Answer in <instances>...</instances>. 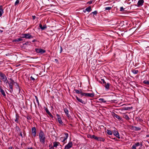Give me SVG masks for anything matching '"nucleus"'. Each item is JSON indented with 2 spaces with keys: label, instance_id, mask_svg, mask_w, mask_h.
I'll list each match as a JSON object with an SVG mask.
<instances>
[{
  "label": "nucleus",
  "instance_id": "46",
  "mask_svg": "<svg viewBox=\"0 0 149 149\" xmlns=\"http://www.w3.org/2000/svg\"><path fill=\"white\" fill-rule=\"evenodd\" d=\"M20 132V135L21 136V137L22 138L23 137V135H22V132H21V131Z\"/></svg>",
  "mask_w": 149,
  "mask_h": 149
},
{
  "label": "nucleus",
  "instance_id": "50",
  "mask_svg": "<svg viewBox=\"0 0 149 149\" xmlns=\"http://www.w3.org/2000/svg\"><path fill=\"white\" fill-rule=\"evenodd\" d=\"M55 61L56 62V63H58V59H55Z\"/></svg>",
  "mask_w": 149,
  "mask_h": 149
},
{
  "label": "nucleus",
  "instance_id": "59",
  "mask_svg": "<svg viewBox=\"0 0 149 149\" xmlns=\"http://www.w3.org/2000/svg\"><path fill=\"white\" fill-rule=\"evenodd\" d=\"M139 127H138V130H139Z\"/></svg>",
  "mask_w": 149,
  "mask_h": 149
},
{
  "label": "nucleus",
  "instance_id": "14",
  "mask_svg": "<svg viewBox=\"0 0 149 149\" xmlns=\"http://www.w3.org/2000/svg\"><path fill=\"white\" fill-rule=\"evenodd\" d=\"M0 92H1V94L3 95L4 97L6 96L5 92L4 90L2 88V87L0 86Z\"/></svg>",
  "mask_w": 149,
  "mask_h": 149
},
{
  "label": "nucleus",
  "instance_id": "6",
  "mask_svg": "<svg viewBox=\"0 0 149 149\" xmlns=\"http://www.w3.org/2000/svg\"><path fill=\"white\" fill-rule=\"evenodd\" d=\"M76 99L79 102H81L82 104H85L86 103V102L85 101H84L82 100L81 99L79 98L77 96L76 97Z\"/></svg>",
  "mask_w": 149,
  "mask_h": 149
},
{
  "label": "nucleus",
  "instance_id": "41",
  "mask_svg": "<svg viewBox=\"0 0 149 149\" xmlns=\"http://www.w3.org/2000/svg\"><path fill=\"white\" fill-rule=\"evenodd\" d=\"M124 10V9L123 7H120V11H123Z\"/></svg>",
  "mask_w": 149,
  "mask_h": 149
},
{
  "label": "nucleus",
  "instance_id": "51",
  "mask_svg": "<svg viewBox=\"0 0 149 149\" xmlns=\"http://www.w3.org/2000/svg\"><path fill=\"white\" fill-rule=\"evenodd\" d=\"M32 17H33V19H34L35 18L36 16H33Z\"/></svg>",
  "mask_w": 149,
  "mask_h": 149
},
{
  "label": "nucleus",
  "instance_id": "16",
  "mask_svg": "<svg viewBox=\"0 0 149 149\" xmlns=\"http://www.w3.org/2000/svg\"><path fill=\"white\" fill-rule=\"evenodd\" d=\"M94 96V93H86V96L89 97H92Z\"/></svg>",
  "mask_w": 149,
  "mask_h": 149
},
{
  "label": "nucleus",
  "instance_id": "55",
  "mask_svg": "<svg viewBox=\"0 0 149 149\" xmlns=\"http://www.w3.org/2000/svg\"><path fill=\"white\" fill-rule=\"evenodd\" d=\"M3 31L2 30H1L0 29V33H2V32Z\"/></svg>",
  "mask_w": 149,
  "mask_h": 149
},
{
  "label": "nucleus",
  "instance_id": "24",
  "mask_svg": "<svg viewBox=\"0 0 149 149\" xmlns=\"http://www.w3.org/2000/svg\"><path fill=\"white\" fill-rule=\"evenodd\" d=\"M89 136H90V138L92 139L93 138L95 139V140H97V136H95L94 135H89Z\"/></svg>",
  "mask_w": 149,
  "mask_h": 149
},
{
  "label": "nucleus",
  "instance_id": "19",
  "mask_svg": "<svg viewBox=\"0 0 149 149\" xmlns=\"http://www.w3.org/2000/svg\"><path fill=\"white\" fill-rule=\"evenodd\" d=\"M45 110L46 112L49 115V116L51 117V118H53V116L51 114V113L49 111V110H48V109L47 108H46L45 109Z\"/></svg>",
  "mask_w": 149,
  "mask_h": 149
},
{
  "label": "nucleus",
  "instance_id": "11",
  "mask_svg": "<svg viewBox=\"0 0 149 149\" xmlns=\"http://www.w3.org/2000/svg\"><path fill=\"white\" fill-rule=\"evenodd\" d=\"M114 135L118 139L120 138L119 134L118 132L114 130L113 132Z\"/></svg>",
  "mask_w": 149,
  "mask_h": 149
},
{
  "label": "nucleus",
  "instance_id": "33",
  "mask_svg": "<svg viewBox=\"0 0 149 149\" xmlns=\"http://www.w3.org/2000/svg\"><path fill=\"white\" fill-rule=\"evenodd\" d=\"M113 7V6L111 7H106L105 8V10H110L111 9V8Z\"/></svg>",
  "mask_w": 149,
  "mask_h": 149
},
{
  "label": "nucleus",
  "instance_id": "40",
  "mask_svg": "<svg viewBox=\"0 0 149 149\" xmlns=\"http://www.w3.org/2000/svg\"><path fill=\"white\" fill-rule=\"evenodd\" d=\"M22 38H26V33L22 34Z\"/></svg>",
  "mask_w": 149,
  "mask_h": 149
},
{
  "label": "nucleus",
  "instance_id": "13",
  "mask_svg": "<svg viewBox=\"0 0 149 149\" xmlns=\"http://www.w3.org/2000/svg\"><path fill=\"white\" fill-rule=\"evenodd\" d=\"M110 84L109 83H106L104 84L103 85V86L105 87L107 91H108L109 87Z\"/></svg>",
  "mask_w": 149,
  "mask_h": 149
},
{
  "label": "nucleus",
  "instance_id": "32",
  "mask_svg": "<svg viewBox=\"0 0 149 149\" xmlns=\"http://www.w3.org/2000/svg\"><path fill=\"white\" fill-rule=\"evenodd\" d=\"M22 39L20 38H18L17 39H15V42H19L22 41Z\"/></svg>",
  "mask_w": 149,
  "mask_h": 149
},
{
  "label": "nucleus",
  "instance_id": "60",
  "mask_svg": "<svg viewBox=\"0 0 149 149\" xmlns=\"http://www.w3.org/2000/svg\"><path fill=\"white\" fill-rule=\"evenodd\" d=\"M139 127H138V130H139Z\"/></svg>",
  "mask_w": 149,
  "mask_h": 149
},
{
  "label": "nucleus",
  "instance_id": "45",
  "mask_svg": "<svg viewBox=\"0 0 149 149\" xmlns=\"http://www.w3.org/2000/svg\"><path fill=\"white\" fill-rule=\"evenodd\" d=\"M35 97H36V100L37 102H38V104H39V101H38V99L37 97V96H36Z\"/></svg>",
  "mask_w": 149,
  "mask_h": 149
},
{
  "label": "nucleus",
  "instance_id": "58",
  "mask_svg": "<svg viewBox=\"0 0 149 149\" xmlns=\"http://www.w3.org/2000/svg\"><path fill=\"white\" fill-rule=\"evenodd\" d=\"M57 144H58V146L60 145V143L59 142V144L58 143H57Z\"/></svg>",
  "mask_w": 149,
  "mask_h": 149
},
{
  "label": "nucleus",
  "instance_id": "43",
  "mask_svg": "<svg viewBox=\"0 0 149 149\" xmlns=\"http://www.w3.org/2000/svg\"><path fill=\"white\" fill-rule=\"evenodd\" d=\"M27 120H29L31 119V118L30 116H27L26 117Z\"/></svg>",
  "mask_w": 149,
  "mask_h": 149
},
{
  "label": "nucleus",
  "instance_id": "8",
  "mask_svg": "<svg viewBox=\"0 0 149 149\" xmlns=\"http://www.w3.org/2000/svg\"><path fill=\"white\" fill-rule=\"evenodd\" d=\"M15 83V82L14 80H12V82H10V83H8L9 86L12 91L13 90V85Z\"/></svg>",
  "mask_w": 149,
  "mask_h": 149
},
{
  "label": "nucleus",
  "instance_id": "4",
  "mask_svg": "<svg viewBox=\"0 0 149 149\" xmlns=\"http://www.w3.org/2000/svg\"><path fill=\"white\" fill-rule=\"evenodd\" d=\"M64 134L65 136L64 137H61V138L63 139V140L62 141V142H63L64 143H66V142H65V141L68 139V134L67 133H65Z\"/></svg>",
  "mask_w": 149,
  "mask_h": 149
},
{
  "label": "nucleus",
  "instance_id": "7",
  "mask_svg": "<svg viewBox=\"0 0 149 149\" xmlns=\"http://www.w3.org/2000/svg\"><path fill=\"white\" fill-rule=\"evenodd\" d=\"M144 1L143 0H139L138 1L137 6L138 7H140L143 5Z\"/></svg>",
  "mask_w": 149,
  "mask_h": 149
},
{
  "label": "nucleus",
  "instance_id": "20",
  "mask_svg": "<svg viewBox=\"0 0 149 149\" xmlns=\"http://www.w3.org/2000/svg\"><path fill=\"white\" fill-rule=\"evenodd\" d=\"M39 27L42 30H44L47 28V27L46 25H44L43 26H42L41 24H39Z\"/></svg>",
  "mask_w": 149,
  "mask_h": 149
},
{
  "label": "nucleus",
  "instance_id": "53",
  "mask_svg": "<svg viewBox=\"0 0 149 149\" xmlns=\"http://www.w3.org/2000/svg\"><path fill=\"white\" fill-rule=\"evenodd\" d=\"M27 149H33L32 147L29 148Z\"/></svg>",
  "mask_w": 149,
  "mask_h": 149
},
{
  "label": "nucleus",
  "instance_id": "3",
  "mask_svg": "<svg viewBox=\"0 0 149 149\" xmlns=\"http://www.w3.org/2000/svg\"><path fill=\"white\" fill-rule=\"evenodd\" d=\"M73 144L72 142L71 141L69 142L66 145L64 148V149H69L71 148Z\"/></svg>",
  "mask_w": 149,
  "mask_h": 149
},
{
  "label": "nucleus",
  "instance_id": "56",
  "mask_svg": "<svg viewBox=\"0 0 149 149\" xmlns=\"http://www.w3.org/2000/svg\"><path fill=\"white\" fill-rule=\"evenodd\" d=\"M10 80L11 81V82H12V80H13L12 79L10 78Z\"/></svg>",
  "mask_w": 149,
  "mask_h": 149
},
{
  "label": "nucleus",
  "instance_id": "38",
  "mask_svg": "<svg viewBox=\"0 0 149 149\" xmlns=\"http://www.w3.org/2000/svg\"><path fill=\"white\" fill-rule=\"evenodd\" d=\"M80 94H81V95L82 96H86V93H83L82 92V91H81V93H80Z\"/></svg>",
  "mask_w": 149,
  "mask_h": 149
},
{
  "label": "nucleus",
  "instance_id": "17",
  "mask_svg": "<svg viewBox=\"0 0 149 149\" xmlns=\"http://www.w3.org/2000/svg\"><path fill=\"white\" fill-rule=\"evenodd\" d=\"M33 38V37L29 33H26V38L30 39V38Z\"/></svg>",
  "mask_w": 149,
  "mask_h": 149
},
{
  "label": "nucleus",
  "instance_id": "61",
  "mask_svg": "<svg viewBox=\"0 0 149 149\" xmlns=\"http://www.w3.org/2000/svg\"><path fill=\"white\" fill-rule=\"evenodd\" d=\"M139 127H138V130H139Z\"/></svg>",
  "mask_w": 149,
  "mask_h": 149
},
{
  "label": "nucleus",
  "instance_id": "10",
  "mask_svg": "<svg viewBox=\"0 0 149 149\" xmlns=\"http://www.w3.org/2000/svg\"><path fill=\"white\" fill-rule=\"evenodd\" d=\"M56 116H57V120H58L59 123L60 124H62L63 123V122L62 121L61 117H60V116L58 114H57L56 115Z\"/></svg>",
  "mask_w": 149,
  "mask_h": 149
},
{
  "label": "nucleus",
  "instance_id": "1",
  "mask_svg": "<svg viewBox=\"0 0 149 149\" xmlns=\"http://www.w3.org/2000/svg\"><path fill=\"white\" fill-rule=\"evenodd\" d=\"M0 80H1H1H2L4 82L6 83L8 82V81L7 80V78L5 74L2 72H0Z\"/></svg>",
  "mask_w": 149,
  "mask_h": 149
},
{
  "label": "nucleus",
  "instance_id": "28",
  "mask_svg": "<svg viewBox=\"0 0 149 149\" xmlns=\"http://www.w3.org/2000/svg\"><path fill=\"white\" fill-rule=\"evenodd\" d=\"M86 10L88 12H90L91 11V8L90 6H88V7L87 8Z\"/></svg>",
  "mask_w": 149,
  "mask_h": 149
},
{
  "label": "nucleus",
  "instance_id": "47",
  "mask_svg": "<svg viewBox=\"0 0 149 149\" xmlns=\"http://www.w3.org/2000/svg\"><path fill=\"white\" fill-rule=\"evenodd\" d=\"M88 3H89L90 4H91L92 3V1H89L88 2Z\"/></svg>",
  "mask_w": 149,
  "mask_h": 149
},
{
  "label": "nucleus",
  "instance_id": "57",
  "mask_svg": "<svg viewBox=\"0 0 149 149\" xmlns=\"http://www.w3.org/2000/svg\"><path fill=\"white\" fill-rule=\"evenodd\" d=\"M36 41V40H33L32 41L33 42H35Z\"/></svg>",
  "mask_w": 149,
  "mask_h": 149
},
{
  "label": "nucleus",
  "instance_id": "49",
  "mask_svg": "<svg viewBox=\"0 0 149 149\" xmlns=\"http://www.w3.org/2000/svg\"><path fill=\"white\" fill-rule=\"evenodd\" d=\"M13 147H12L10 146L8 148V149H13Z\"/></svg>",
  "mask_w": 149,
  "mask_h": 149
},
{
  "label": "nucleus",
  "instance_id": "42",
  "mask_svg": "<svg viewBox=\"0 0 149 149\" xmlns=\"http://www.w3.org/2000/svg\"><path fill=\"white\" fill-rule=\"evenodd\" d=\"M97 11H95L94 12H92V13L94 15H96L97 13Z\"/></svg>",
  "mask_w": 149,
  "mask_h": 149
},
{
  "label": "nucleus",
  "instance_id": "44",
  "mask_svg": "<svg viewBox=\"0 0 149 149\" xmlns=\"http://www.w3.org/2000/svg\"><path fill=\"white\" fill-rule=\"evenodd\" d=\"M30 79L31 80H33V81H34L35 80V79L32 76H31V77Z\"/></svg>",
  "mask_w": 149,
  "mask_h": 149
},
{
  "label": "nucleus",
  "instance_id": "26",
  "mask_svg": "<svg viewBox=\"0 0 149 149\" xmlns=\"http://www.w3.org/2000/svg\"><path fill=\"white\" fill-rule=\"evenodd\" d=\"M74 91L77 94H80L81 93V90H78L77 89H74Z\"/></svg>",
  "mask_w": 149,
  "mask_h": 149
},
{
  "label": "nucleus",
  "instance_id": "31",
  "mask_svg": "<svg viewBox=\"0 0 149 149\" xmlns=\"http://www.w3.org/2000/svg\"><path fill=\"white\" fill-rule=\"evenodd\" d=\"M107 133L109 135H111L112 134V133L111 131L110 130H107Z\"/></svg>",
  "mask_w": 149,
  "mask_h": 149
},
{
  "label": "nucleus",
  "instance_id": "37",
  "mask_svg": "<svg viewBox=\"0 0 149 149\" xmlns=\"http://www.w3.org/2000/svg\"><path fill=\"white\" fill-rule=\"evenodd\" d=\"M19 2V0H17L15 2V5H17Z\"/></svg>",
  "mask_w": 149,
  "mask_h": 149
},
{
  "label": "nucleus",
  "instance_id": "54",
  "mask_svg": "<svg viewBox=\"0 0 149 149\" xmlns=\"http://www.w3.org/2000/svg\"><path fill=\"white\" fill-rule=\"evenodd\" d=\"M140 143V145H141V146H142V143L141 142V143Z\"/></svg>",
  "mask_w": 149,
  "mask_h": 149
},
{
  "label": "nucleus",
  "instance_id": "23",
  "mask_svg": "<svg viewBox=\"0 0 149 149\" xmlns=\"http://www.w3.org/2000/svg\"><path fill=\"white\" fill-rule=\"evenodd\" d=\"M97 140L98 141H104V139L103 138L97 137Z\"/></svg>",
  "mask_w": 149,
  "mask_h": 149
},
{
  "label": "nucleus",
  "instance_id": "18",
  "mask_svg": "<svg viewBox=\"0 0 149 149\" xmlns=\"http://www.w3.org/2000/svg\"><path fill=\"white\" fill-rule=\"evenodd\" d=\"M113 116L114 117L116 118L119 120H121L122 118L120 117L118 115L115 113H114V114L113 115Z\"/></svg>",
  "mask_w": 149,
  "mask_h": 149
},
{
  "label": "nucleus",
  "instance_id": "39",
  "mask_svg": "<svg viewBox=\"0 0 149 149\" xmlns=\"http://www.w3.org/2000/svg\"><path fill=\"white\" fill-rule=\"evenodd\" d=\"M101 81H102L103 82L102 84H103V85L104 84H105L106 83V82L105 81V80H104V79H101Z\"/></svg>",
  "mask_w": 149,
  "mask_h": 149
},
{
  "label": "nucleus",
  "instance_id": "29",
  "mask_svg": "<svg viewBox=\"0 0 149 149\" xmlns=\"http://www.w3.org/2000/svg\"><path fill=\"white\" fill-rule=\"evenodd\" d=\"M111 1L110 0L104 2V4H105V5H108L109 3H110Z\"/></svg>",
  "mask_w": 149,
  "mask_h": 149
},
{
  "label": "nucleus",
  "instance_id": "2",
  "mask_svg": "<svg viewBox=\"0 0 149 149\" xmlns=\"http://www.w3.org/2000/svg\"><path fill=\"white\" fill-rule=\"evenodd\" d=\"M39 139L40 141L43 144L45 143V137L44 133L41 131L39 134Z\"/></svg>",
  "mask_w": 149,
  "mask_h": 149
},
{
  "label": "nucleus",
  "instance_id": "22",
  "mask_svg": "<svg viewBox=\"0 0 149 149\" xmlns=\"http://www.w3.org/2000/svg\"><path fill=\"white\" fill-rule=\"evenodd\" d=\"M64 111L65 113L67 115V116H69V114H68V109L66 108H64Z\"/></svg>",
  "mask_w": 149,
  "mask_h": 149
},
{
  "label": "nucleus",
  "instance_id": "52",
  "mask_svg": "<svg viewBox=\"0 0 149 149\" xmlns=\"http://www.w3.org/2000/svg\"><path fill=\"white\" fill-rule=\"evenodd\" d=\"M50 149H54V147H51L50 148Z\"/></svg>",
  "mask_w": 149,
  "mask_h": 149
},
{
  "label": "nucleus",
  "instance_id": "34",
  "mask_svg": "<svg viewBox=\"0 0 149 149\" xmlns=\"http://www.w3.org/2000/svg\"><path fill=\"white\" fill-rule=\"evenodd\" d=\"M125 118L127 120H129L130 119V118H129L128 116L127 115H125Z\"/></svg>",
  "mask_w": 149,
  "mask_h": 149
},
{
  "label": "nucleus",
  "instance_id": "21",
  "mask_svg": "<svg viewBox=\"0 0 149 149\" xmlns=\"http://www.w3.org/2000/svg\"><path fill=\"white\" fill-rule=\"evenodd\" d=\"M19 115L18 114H16V116H15V121L16 123H18V120L19 119Z\"/></svg>",
  "mask_w": 149,
  "mask_h": 149
},
{
  "label": "nucleus",
  "instance_id": "27",
  "mask_svg": "<svg viewBox=\"0 0 149 149\" xmlns=\"http://www.w3.org/2000/svg\"><path fill=\"white\" fill-rule=\"evenodd\" d=\"M132 72L135 74H137V73L138 72V70H132Z\"/></svg>",
  "mask_w": 149,
  "mask_h": 149
},
{
  "label": "nucleus",
  "instance_id": "48",
  "mask_svg": "<svg viewBox=\"0 0 149 149\" xmlns=\"http://www.w3.org/2000/svg\"><path fill=\"white\" fill-rule=\"evenodd\" d=\"M62 52V49L61 47V50L60 51V53H61Z\"/></svg>",
  "mask_w": 149,
  "mask_h": 149
},
{
  "label": "nucleus",
  "instance_id": "25",
  "mask_svg": "<svg viewBox=\"0 0 149 149\" xmlns=\"http://www.w3.org/2000/svg\"><path fill=\"white\" fill-rule=\"evenodd\" d=\"M57 143L59 144V142H53V147H57V146H58Z\"/></svg>",
  "mask_w": 149,
  "mask_h": 149
},
{
  "label": "nucleus",
  "instance_id": "12",
  "mask_svg": "<svg viewBox=\"0 0 149 149\" xmlns=\"http://www.w3.org/2000/svg\"><path fill=\"white\" fill-rule=\"evenodd\" d=\"M32 132L33 135L35 136L36 134V130L35 127H33L32 128Z\"/></svg>",
  "mask_w": 149,
  "mask_h": 149
},
{
  "label": "nucleus",
  "instance_id": "35",
  "mask_svg": "<svg viewBox=\"0 0 149 149\" xmlns=\"http://www.w3.org/2000/svg\"><path fill=\"white\" fill-rule=\"evenodd\" d=\"M143 83L147 84L149 85V81H144L143 82Z\"/></svg>",
  "mask_w": 149,
  "mask_h": 149
},
{
  "label": "nucleus",
  "instance_id": "36",
  "mask_svg": "<svg viewBox=\"0 0 149 149\" xmlns=\"http://www.w3.org/2000/svg\"><path fill=\"white\" fill-rule=\"evenodd\" d=\"M16 130L17 131L20 132L21 131V130L17 126L16 127Z\"/></svg>",
  "mask_w": 149,
  "mask_h": 149
},
{
  "label": "nucleus",
  "instance_id": "5",
  "mask_svg": "<svg viewBox=\"0 0 149 149\" xmlns=\"http://www.w3.org/2000/svg\"><path fill=\"white\" fill-rule=\"evenodd\" d=\"M36 52L38 53L42 54L45 52V51L41 49H36Z\"/></svg>",
  "mask_w": 149,
  "mask_h": 149
},
{
  "label": "nucleus",
  "instance_id": "30",
  "mask_svg": "<svg viewBox=\"0 0 149 149\" xmlns=\"http://www.w3.org/2000/svg\"><path fill=\"white\" fill-rule=\"evenodd\" d=\"M99 100L100 102H102L105 103V102H106V101L104 100L103 98H100L99 99Z\"/></svg>",
  "mask_w": 149,
  "mask_h": 149
},
{
  "label": "nucleus",
  "instance_id": "15",
  "mask_svg": "<svg viewBox=\"0 0 149 149\" xmlns=\"http://www.w3.org/2000/svg\"><path fill=\"white\" fill-rule=\"evenodd\" d=\"M3 13V6L1 5L0 6V17L1 16Z\"/></svg>",
  "mask_w": 149,
  "mask_h": 149
},
{
  "label": "nucleus",
  "instance_id": "9",
  "mask_svg": "<svg viewBox=\"0 0 149 149\" xmlns=\"http://www.w3.org/2000/svg\"><path fill=\"white\" fill-rule=\"evenodd\" d=\"M140 145V144L139 142H137L134 144L132 147V149H136V147Z\"/></svg>",
  "mask_w": 149,
  "mask_h": 149
}]
</instances>
